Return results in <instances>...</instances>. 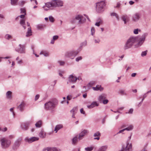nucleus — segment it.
<instances>
[{
	"mask_svg": "<svg viewBox=\"0 0 151 151\" xmlns=\"http://www.w3.org/2000/svg\"><path fill=\"white\" fill-rule=\"evenodd\" d=\"M125 131V129H122L121 130H120L117 133V134H119L121 133L122 132L124 131Z\"/></svg>",
	"mask_w": 151,
	"mask_h": 151,
	"instance_id": "63",
	"label": "nucleus"
},
{
	"mask_svg": "<svg viewBox=\"0 0 151 151\" xmlns=\"http://www.w3.org/2000/svg\"><path fill=\"white\" fill-rule=\"evenodd\" d=\"M39 139V138L38 137H32L29 138L28 137L26 138L25 139V140L28 143H31L32 142L38 140Z\"/></svg>",
	"mask_w": 151,
	"mask_h": 151,
	"instance_id": "15",
	"label": "nucleus"
},
{
	"mask_svg": "<svg viewBox=\"0 0 151 151\" xmlns=\"http://www.w3.org/2000/svg\"><path fill=\"white\" fill-rule=\"evenodd\" d=\"M40 95L38 94L35 97V101H37L39 98Z\"/></svg>",
	"mask_w": 151,
	"mask_h": 151,
	"instance_id": "56",
	"label": "nucleus"
},
{
	"mask_svg": "<svg viewBox=\"0 0 151 151\" xmlns=\"http://www.w3.org/2000/svg\"><path fill=\"white\" fill-rule=\"evenodd\" d=\"M32 32L31 28L30 27L28 29V31L27 33L26 36L27 37H29L32 35Z\"/></svg>",
	"mask_w": 151,
	"mask_h": 151,
	"instance_id": "26",
	"label": "nucleus"
},
{
	"mask_svg": "<svg viewBox=\"0 0 151 151\" xmlns=\"http://www.w3.org/2000/svg\"><path fill=\"white\" fill-rule=\"evenodd\" d=\"M25 15V14H22L20 16H19L16 18L15 19L17 20V19H18V18L19 17H20L21 18H22V19H23L24 18Z\"/></svg>",
	"mask_w": 151,
	"mask_h": 151,
	"instance_id": "50",
	"label": "nucleus"
},
{
	"mask_svg": "<svg viewBox=\"0 0 151 151\" xmlns=\"http://www.w3.org/2000/svg\"><path fill=\"white\" fill-rule=\"evenodd\" d=\"M147 51L146 50L145 51H143L142 52L141 54V55L142 57H144L147 54Z\"/></svg>",
	"mask_w": 151,
	"mask_h": 151,
	"instance_id": "46",
	"label": "nucleus"
},
{
	"mask_svg": "<svg viewBox=\"0 0 151 151\" xmlns=\"http://www.w3.org/2000/svg\"><path fill=\"white\" fill-rule=\"evenodd\" d=\"M45 27V25L42 24H38L37 26V29L39 30H43L44 29V27Z\"/></svg>",
	"mask_w": 151,
	"mask_h": 151,
	"instance_id": "32",
	"label": "nucleus"
},
{
	"mask_svg": "<svg viewBox=\"0 0 151 151\" xmlns=\"http://www.w3.org/2000/svg\"><path fill=\"white\" fill-rule=\"evenodd\" d=\"M30 124V122L22 123L21 125V127L24 130H27L28 129L29 126Z\"/></svg>",
	"mask_w": 151,
	"mask_h": 151,
	"instance_id": "12",
	"label": "nucleus"
},
{
	"mask_svg": "<svg viewBox=\"0 0 151 151\" xmlns=\"http://www.w3.org/2000/svg\"><path fill=\"white\" fill-rule=\"evenodd\" d=\"M80 112L81 113L83 114H85V112L83 111V108H81L80 110Z\"/></svg>",
	"mask_w": 151,
	"mask_h": 151,
	"instance_id": "58",
	"label": "nucleus"
},
{
	"mask_svg": "<svg viewBox=\"0 0 151 151\" xmlns=\"http://www.w3.org/2000/svg\"><path fill=\"white\" fill-rule=\"evenodd\" d=\"M81 15L80 14L76 15L74 17H73L71 20L70 22L72 24H75L78 21V23L79 24H81Z\"/></svg>",
	"mask_w": 151,
	"mask_h": 151,
	"instance_id": "8",
	"label": "nucleus"
},
{
	"mask_svg": "<svg viewBox=\"0 0 151 151\" xmlns=\"http://www.w3.org/2000/svg\"><path fill=\"white\" fill-rule=\"evenodd\" d=\"M93 147H88L85 148L86 151H92L93 149Z\"/></svg>",
	"mask_w": 151,
	"mask_h": 151,
	"instance_id": "41",
	"label": "nucleus"
},
{
	"mask_svg": "<svg viewBox=\"0 0 151 151\" xmlns=\"http://www.w3.org/2000/svg\"><path fill=\"white\" fill-rule=\"evenodd\" d=\"M14 109V108H11L10 109V111L11 112H12V114H13L14 116V115H15V114H14V112L13 111Z\"/></svg>",
	"mask_w": 151,
	"mask_h": 151,
	"instance_id": "57",
	"label": "nucleus"
},
{
	"mask_svg": "<svg viewBox=\"0 0 151 151\" xmlns=\"http://www.w3.org/2000/svg\"><path fill=\"white\" fill-rule=\"evenodd\" d=\"M78 52L75 51H71L65 52V57L73 59L78 54Z\"/></svg>",
	"mask_w": 151,
	"mask_h": 151,
	"instance_id": "6",
	"label": "nucleus"
},
{
	"mask_svg": "<svg viewBox=\"0 0 151 151\" xmlns=\"http://www.w3.org/2000/svg\"><path fill=\"white\" fill-rule=\"evenodd\" d=\"M63 127V125L62 124L57 125L55 127L54 129V131H55V133H57L59 130L62 128Z\"/></svg>",
	"mask_w": 151,
	"mask_h": 151,
	"instance_id": "21",
	"label": "nucleus"
},
{
	"mask_svg": "<svg viewBox=\"0 0 151 151\" xmlns=\"http://www.w3.org/2000/svg\"><path fill=\"white\" fill-rule=\"evenodd\" d=\"M1 146L2 148L6 149L8 148L11 145V141L6 138H3L0 139Z\"/></svg>",
	"mask_w": 151,
	"mask_h": 151,
	"instance_id": "4",
	"label": "nucleus"
},
{
	"mask_svg": "<svg viewBox=\"0 0 151 151\" xmlns=\"http://www.w3.org/2000/svg\"><path fill=\"white\" fill-rule=\"evenodd\" d=\"M107 145L103 146L99 148L98 151H106L107 149Z\"/></svg>",
	"mask_w": 151,
	"mask_h": 151,
	"instance_id": "27",
	"label": "nucleus"
},
{
	"mask_svg": "<svg viewBox=\"0 0 151 151\" xmlns=\"http://www.w3.org/2000/svg\"><path fill=\"white\" fill-rule=\"evenodd\" d=\"M133 128V126L132 125H130L128 127L124 128L125 130L129 131L132 130Z\"/></svg>",
	"mask_w": 151,
	"mask_h": 151,
	"instance_id": "33",
	"label": "nucleus"
},
{
	"mask_svg": "<svg viewBox=\"0 0 151 151\" xmlns=\"http://www.w3.org/2000/svg\"><path fill=\"white\" fill-rule=\"evenodd\" d=\"M119 93L122 95L126 94V93L125 92V90L122 89L119 90Z\"/></svg>",
	"mask_w": 151,
	"mask_h": 151,
	"instance_id": "40",
	"label": "nucleus"
},
{
	"mask_svg": "<svg viewBox=\"0 0 151 151\" xmlns=\"http://www.w3.org/2000/svg\"><path fill=\"white\" fill-rule=\"evenodd\" d=\"M40 54L43 55L45 57H48L49 56V52L45 50L42 51L40 52Z\"/></svg>",
	"mask_w": 151,
	"mask_h": 151,
	"instance_id": "25",
	"label": "nucleus"
},
{
	"mask_svg": "<svg viewBox=\"0 0 151 151\" xmlns=\"http://www.w3.org/2000/svg\"><path fill=\"white\" fill-rule=\"evenodd\" d=\"M25 106V103L24 102H22L21 104L19 105L17 108L21 112L23 111L24 109Z\"/></svg>",
	"mask_w": 151,
	"mask_h": 151,
	"instance_id": "17",
	"label": "nucleus"
},
{
	"mask_svg": "<svg viewBox=\"0 0 151 151\" xmlns=\"http://www.w3.org/2000/svg\"><path fill=\"white\" fill-rule=\"evenodd\" d=\"M133 109H130L128 112H126V114H132L133 113Z\"/></svg>",
	"mask_w": 151,
	"mask_h": 151,
	"instance_id": "53",
	"label": "nucleus"
},
{
	"mask_svg": "<svg viewBox=\"0 0 151 151\" xmlns=\"http://www.w3.org/2000/svg\"><path fill=\"white\" fill-rule=\"evenodd\" d=\"M101 135V133L99 131H97L95 133L93 134V136L96 137H100Z\"/></svg>",
	"mask_w": 151,
	"mask_h": 151,
	"instance_id": "43",
	"label": "nucleus"
},
{
	"mask_svg": "<svg viewBox=\"0 0 151 151\" xmlns=\"http://www.w3.org/2000/svg\"><path fill=\"white\" fill-rule=\"evenodd\" d=\"M72 144L76 145L78 141V137L77 136L74 137L72 139Z\"/></svg>",
	"mask_w": 151,
	"mask_h": 151,
	"instance_id": "24",
	"label": "nucleus"
},
{
	"mask_svg": "<svg viewBox=\"0 0 151 151\" xmlns=\"http://www.w3.org/2000/svg\"><path fill=\"white\" fill-rule=\"evenodd\" d=\"M63 4V2L61 0H52L51 2L45 3L42 8L45 11H47L49 9H52L57 6H62Z\"/></svg>",
	"mask_w": 151,
	"mask_h": 151,
	"instance_id": "1",
	"label": "nucleus"
},
{
	"mask_svg": "<svg viewBox=\"0 0 151 151\" xmlns=\"http://www.w3.org/2000/svg\"><path fill=\"white\" fill-rule=\"evenodd\" d=\"M21 13H24V14H26V10L25 9L22 8L20 9Z\"/></svg>",
	"mask_w": 151,
	"mask_h": 151,
	"instance_id": "49",
	"label": "nucleus"
},
{
	"mask_svg": "<svg viewBox=\"0 0 151 151\" xmlns=\"http://www.w3.org/2000/svg\"><path fill=\"white\" fill-rule=\"evenodd\" d=\"M91 35H93L95 32V30L94 28L93 27H92L91 28Z\"/></svg>",
	"mask_w": 151,
	"mask_h": 151,
	"instance_id": "48",
	"label": "nucleus"
},
{
	"mask_svg": "<svg viewBox=\"0 0 151 151\" xmlns=\"http://www.w3.org/2000/svg\"><path fill=\"white\" fill-rule=\"evenodd\" d=\"M87 45V42L86 40H85L81 44V46L82 47H85Z\"/></svg>",
	"mask_w": 151,
	"mask_h": 151,
	"instance_id": "39",
	"label": "nucleus"
},
{
	"mask_svg": "<svg viewBox=\"0 0 151 151\" xmlns=\"http://www.w3.org/2000/svg\"><path fill=\"white\" fill-rule=\"evenodd\" d=\"M82 59V57L81 56H79L76 59V62H78L79 60H81Z\"/></svg>",
	"mask_w": 151,
	"mask_h": 151,
	"instance_id": "51",
	"label": "nucleus"
},
{
	"mask_svg": "<svg viewBox=\"0 0 151 151\" xmlns=\"http://www.w3.org/2000/svg\"><path fill=\"white\" fill-rule=\"evenodd\" d=\"M59 38V36L58 35H55L53 37L52 39L51 40L50 43L53 44H54L55 41L57 40Z\"/></svg>",
	"mask_w": 151,
	"mask_h": 151,
	"instance_id": "28",
	"label": "nucleus"
},
{
	"mask_svg": "<svg viewBox=\"0 0 151 151\" xmlns=\"http://www.w3.org/2000/svg\"><path fill=\"white\" fill-rule=\"evenodd\" d=\"M146 36L147 34H144L141 37L139 38V42L136 45V47H139L142 45L145 40Z\"/></svg>",
	"mask_w": 151,
	"mask_h": 151,
	"instance_id": "10",
	"label": "nucleus"
},
{
	"mask_svg": "<svg viewBox=\"0 0 151 151\" xmlns=\"http://www.w3.org/2000/svg\"><path fill=\"white\" fill-rule=\"evenodd\" d=\"M12 92L11 91H8L6 93V97L9 99H11L12 97Z\"/></svg>",
	"mask_w": 151,
	"mask_h": 151,
	"instance_id": "30",
	"label": "nucleus"
},
{
	"mask_svg": "<svg viewBox=\"0 0 151 151\" xmlns=\"http://www.w3.org/2000/svg\"><path fill=\"white\" fill-rule=\"evenodd\" d=\"M132 144H129V142L127 141L126 146H123L122 149L119 151H132Z\"/></svg>",
	"mask_w": 151,
	"mask_h": 151,
	"instance_id": "9",
	"label": "nucleus"
},
{
	"mask_svg": "<svg viewBox=\"0 0 151 151\" xmlns=\"http://www.w3.org/2000/svg\"><path fill=\"white\" fill-rule=\"evenodd\" d=\"M24 3H25L24 1H21V2H20L19 3V4L21 6H22L23 5V4H24Z\"/></svg>",
	"mask_w": 151,
	"mask_h": 151,
	"instance_id": "59",
	"label": "nucleus"
},
{
	"mask_svg": "<svg viewBox=\"0 0 151 151\" xmlns=\"http://www.w3.org/2000/svg\"><path fill=\"white\" fill-rule=\"evenodd\" d=\"M49 19L50 21L52 22H53L54 21V19L52 16H50L49 17Z\"/></svg>",
	"mask_w": 151,
	"mask_h": 151,
	"instance_id": "45",
	"label": "nucleus"
},
{
	"mask_svg": "<svg viewBox=\"0 0 151 151\" xmlns=\"http://www.w3.org/2000/svg\"><path fill=\"white\" fill-rule=\"evenodd\" d=\"M102 23H103L102 21L100 19L97 22H96L95 23V25L96 26L99 27V26L100 25V24H102Z\"/></svg>",
	"mask_w": 151,
	"mask_h": 151,
	"instance_id": "35",
	"label": "nucleus"
},
{
	"mask_svg": "<svg viewBox=\"0 0 151 151\" xmlns=\"http://www.w3.org/2000/svg\"><path fill=\"white\" fill-rule=\"evenodd\" d=\"M134 33L135 34H137L138 33V29H135L134 30Z\"/></svg>",
	"mask_w": 151,
	"mask_h": 151,
	"instance_id": "55",
	"label": "nucleus"
},
{
	"mask_svg": "<svg viewBox=\"0 0 151 151\" xmlns=\"http://www.w3.org/2000/svg\"><path fill=\"white\" fill-rule=\"evenodd\" d=\"M106 4L104 1H102L96 3V11L99 13L103 12L105 10Z\"/></svg>",
	"mask_w": 151,
	"mask_h": 151,
	"instance_id": "5",
	"label": "nucleus"
},
{
	"mask_svg": "<svg viewBox=\"0 0 151 151\" xmlns=\"http://www.w3.org/2000/svg\"><path fill=\"white\" fill-rule=\"evenodd\" d=\"M46 132L43 130H42L39 133V136L42 138H44L46 137Z\"/></svg>",
	"mask_w": 151,
	"mask_h": 151,
	"instance_id": "22",
	"label": "nucleus"
},
{
	"mask_svg": "<svg viewBox=\"0 0 151 151\" xmlns=\"http://www.w3.org/2000/svg\"><path fill=\"white\" fill-rule=\"evenodd\" d=\"M106 97V95L105 94H102L99 95L98 98V100L100 103H102L103 100Z\"/></svg>",
	"mask_w": 151,
	"mask_h": 151,
	"instance_id": "18",
	"label": "nucleus"
},
{
	"mask_svg": "<svg viewBox=\"0 0 151 151\" xmlns=\"http://www.w3.org/2000/svg\"><path fill=\"white\" fill-rule=\"evenodd\" d=\"M99 104H98L96 101H94L91 104L87 106L88 109H91L96 106H98Z\"/></svg>",
	"mask_w": 151,
	"mask_h": 151,
	"instance_id": "20",
	"label": "nucleus"
},
{
	"mask_svg": "<svg viewBox=\"0 0 151 151\" xmlns=\"http://www.w3.org/2000/svg\"><path fill=\"white\" fill-rule=\"evenodd\" d=\"M141 17V14L139 13H136L134 14L132 17V20L135 22H137L139 20Z\"/></svg>",
	"mask_w": 151,
	"mask_h": 151,
	"instance_id": "11",
	"label": "nucleus"
},
{
	"mask_svg": "<svg viewBox=\"0 0 151 151\" xmlns=\"http://www.w3.org/2000/svg\"><path fill=\"white\" fill-rule=\"evenodd\" d=\"M115 16L116 17L117 20H118L119 19L118 15L116 13Z\"/></svg>",
	"mask_w": 151,
	"mask_h": 151,
	"instance_id": "62",
	"label": "nucleus"
},
{
	"mask_svg": "<svg viewBox=\"0 0 151 151\" xmlns=\"http://www.w3.org/2000/svg\"><path fill=\"white\" fill-rule=\"evenodd\" d=\"M5 38L6 39L9 40L12 38V36L9 34H7L5 36Z\"/></svg>",
	"mask_w": 151,
	"mask_h": 151,
	"instance_id": "42",
	"label": "nucleus"
},
{
	"mask_svg": "<svg viewBox=\"0 0 151 151\" xmlns=\"http://www.w3.org/2000/svg\"><path fill=\"white\" fill-rule=\"evenodd\" d=\"M109 102V101L107 99H104L103 100L102 103L104 104H107Z\"/></svg>",
	"mask_w": 151,
	"mask_h": 151,
	"instance_id": "54",
	"label": "nucleus"
},
{
	"mask_svg": "<svg viewBox=\"0 0 151 151\" xmlns=\"http://www.w3.org/2000/svg\"><path fill=\"white\" fill-rule=\"evenodd\" d=\"M18 0H11V4L12 5H15L17 4Z\"/></svg>",
	"mask_w": 151,
	"mask_h": 151,
	"instance_id": "37",
	"label": "nucleus"
},
{
	"mask_svg": "<svg viewBox=\"0 0 151 151\" xmlns=\"http://www.w3.org/2000/svg\"><path fill=\"white\" fill-rule=\"evenodd\" d=\"M21 139H18L15 141L13 146V149H16L19 147L21 143Z\"/></svg>",
	"mask_w": 151,
	"mask_h": 151,
	"instance_id": "16",
	"label": "nucleus"
},
{
	"mask_svg": "<svg viewBox=\"0 0 151 151\" xmlns=\"http://www.w3.org/2000/svg\"><path fill=\"white\" fill-rule=\"evenodd\" d=\"M95 83L96 82L95 81H92L90 82L88 84V85H89L90 86H91L94 85Z\"/></svg>",
	"mask_w": 151,
	"mask_h": 151,
	"instance_id": "44",
	"label": "nucleus"
},
{
	"mask_svg": "<svg viewBox=\"0 0 151 151\" xmlns=\"http://www.w3.org/2000/svg\"><path fill=\"white\" fill-rule=\"evenodd\" d=\"M88 132V131L87 129H83L81 132L79 134L78 139L79 140L82 139L83 137Z\"/></svg>",
	"mask_w": 151,
	"mask_h": 151,
	"instance_id": "13",
	"label": "nucleus"
},
{
	"mask_svg": "<svg viewBox=\"0 0 151 151\" xmlns=\"http://www.w3.org/2000/svg\"><path fill=\"white\" fill-rule=\"evenodd\" d=\"M77 80V78L74 76L73 74L70 75L68 77V82H67V83H68V82L72 83H74L76 82Z\"/></svg>",
	"mask_w": 151,
	"mask_h": 151,
	"instance_id": "14",
	"label": "nucleus"
},
{
	"mask_svg": "<svg viewBox=\"0 0 151 151\" xmlns=\"http://www.w3.org/2000/svg\"><path fill=\"white\" fill-rule=\"evenodd\" d=\"M81 24H83V23H84L86 21V19L83 16L81 15Z\"/></svg>",
	"mask_w": 151,
	"mask_h": 151,
	"instance_id": "36",
	"label": "nucleus"
},
{
	"mask_svg": "<svg viewBox=\"0 0 151 151\" xmlns=\"http://www.w3.org/2000/svg\"><path fill=\"white\" fill-rule=\"evenodd\" d=\"M47 151H58V149L56 147H47Z\"/></svg>",
	"mask_w": 151,
	"mask_h": 151,
	"instance_id": "29",
	"label": "nucleus"
},
{
	"mask_svg": "<svg viewBox=\"0 0 151 151\" xmlns=\"http://www.w3.org/2000/svg\"><path fill=\"white\" fill-rule=\"evenodd\" d=\"M137 37H131L129 38L126 42L123 47L124 50H126L131 48L136 41Z\"/></svg>",
	"mask_w": 151,
	"mask_h": 151,
	"instance_id": "3",
	"label": "nucleus"
},
{
	"mask_svg": "<svg viewBox=\"0 0 151 151\" xmlns=\"http://www.w3.org/2000/svg\"><path fill=\"white\" fill-rule=\"evenodd\" d=\"M0 18L2 19H5V17L4 15L0 14Z\"/></svg>",
	"mask_w": 151,
	"mask_h": 151,
	"instance_id": "61",
	"label": "nucleus"
},
{
	"mask_svg": "<svg viewBox=\"0 0 151 151\" xmlns=\"http://www.w3.org/2000/svg\"><path fill=\"white\" fill-rule=\"evenodd\" d=\"M136 75V73H133L132 74L131 76L132 77H134Z\"/></svg>",
	"mask_w": 151,
	"mask_h": 151,
	"instance_id": "64",
	"label": "nucleus"
},
{
	"mask_svg": "<svg viewBox=\"0 0 151 151\" xmlns=\"http://www.w3.org/2000/svg\"><path fill=\"white\" fill-rule=\"evenodd\" d=\"M20 24L24 29H25L26 28V25L25 23V20L24 19H22L20 21Z\"/></svg>",
	"mask_w": 151,
	"mask_h": 151,
	"instance_id": "23",
	"label": "nucleus"
},
{
	"mask_svg": "<svg viewBox=\"0 0 151 151\" xmlns=\"http://www.w3.org/2000/svg\"><path fill=\"white\" fill-rule=\"evenodd\" d=\"M57 100L56 99L51 100L47 102L44 104V109L46 110H52L57 106Z\"/></svg>",
	"mask_w": 151,
	"mask_h": 151,
	"instance_id": "2",
	"label": "nucleus"
},
{
	"mask_svg": "<svg viewBox=\"0 0 151 151\" xmlns=\"http://www.w3.org/2000/svg\"><path fill=\"white\" fill-rule=\"evenodd\" d=\"M57 63L59 64L60 65L62 66H64L65 64V62L64 61L61 60H58Z\"/></svg>",
	"mask_w": 151,
	"mask_h": 151,
	"instance_id": "34",
	"label": "nucleus"
},
{
	"mask_svg": "<svg viewBox=\"0 0 151 151\" xmlns=\"http://www.w3.org/2000/svg\"><path fill=\"white\" fill-rule=\"evenodd\" d=\"M15 50L21 54H24L25 53V46L24 45L19 44L18 46L16 47Z\"/></svg>",
	"mask_w": 151,
	"mask_h": 151,
	"instance_id": "7",
	"label": "nucleus"
},
{
	"mask_svg": "<svg viewBox=\"0 0 151 151\" xmlns=\"http://www.w3.org/2000/svg\"><path fill=\"white\" fill-rule=\"evenodd\" d=\"M7 130V128L5 127L4 128H2L1 131L3 132H5Z\"/></svg>",
	"mask_w": 151,
	"mask_h": 151,
	"instance_id": "60",
	"label": "nucleus"
},
{
	"mask_svg": "<svg viewBox=\"0 0 151 151\" xmlns=\"http://www.w3.org/2000/svg\"><path fill=\"white\" fill-rule=\"evenodd\" d=\"M77 110V107H74L70 111L71 113H75V112Z\"/></svg>",
	"mask_w": 151,
	"mask_h": 151,
	"instance_id": "47",
	"label": "nucleus"
},
{
	"mask_svg": "<svg viewBox=\"0 0 151 151\" xmlns=\"http://www.w3.org/2000/svg\"><path fill=\"white\" fill-rule=\"evenodd\" d=\"M94 42L95 43H99L100 42V40L99 39H94Z\"/></svg>",
	"mask_w": 151,
	"mask_h": 151,
	"instance_id": "52",
	"label": "nucleus"
},
{
	"mask_svg": "<svg viewBox=\"0 0 151 151\" xmlns=\"http://www.w3.org/2000/svg\"><path fill=\"white\" fill-rule=\"evenodd\" d=\"M101 86L99 85L96 86V87H93V89L94 91H98L99 90H101L100 88Z\"/></svg>",
	"mask_w": 151,
	"mask_h": 151,
	"instance_id": "38",
	"label": "nucleus"
},
{
	"mask_svg": "<svg viewBox=\"0 0 151 151\" xmlns=\"http://www.w3.org/2000/svg\"><path fill=\"white\" fill-rule=\"evenodd\" d=\"M122 19L124 22V23L126 24L129 21V18L126 15H122L121 17Z\"/></svg>",
	"mask_w": 151,
	"mask_h": 151,
	"instance_id": "19",
	"label": "nucleus"
},
{
	"mask_svg": "<svg viewBox=\"0 0 151 151\" xmlns=\"http://www.w3.org/2000/svg\"><path fill=\"white\" fill-rule=\"evenodd\" d=\"M42 124V121L40 120L37 122L35 124V125L36 127L40 128L41 127Z\"/></svg>",
	"mask_w": 151,
	"mask_h": 151,
	"instance_id": "31",
	"label": "nucleus"
}]
</instances>
